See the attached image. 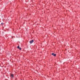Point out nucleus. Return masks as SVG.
Listing matches in <instances>:
<instances>
[{"label": "nucleus", "instance_id": "1", "mask_svg": "<svg viewBox=\"0 0 80 80\" xmlns=\"http://www.w3.org/2000/svg\"><path fill=\"white\" fill-rule=\"evenodd\" d=\"M33 40H32L30 41V43L31 44L32 43H33Z\"/></svg>", "mask_w": 80, "mask_h": 80}, {"label": "nucleus", "instance_id": "2", "mask_svg": "<svg viewBox=\"0 0 80 80\" xmlns=\"http://www.w3.org/2000/svg\"><path fill=\"white\" fill-rule=\"evenodd\" d=\"M52 55H53V56H54V57H55V56H56V54H54L53 53H52Z\"/></svg>", "mask_w": 80, "mask_h": 80}, {"label": "nucleus", "instance_id": "3", "mask_svg": "<svg viewBox=\"0 0 80 80\" xmlns=\"http://www.w3.org/2000/svg\"><path fill=\"white\" fill-rule=\"evenodd\" d=\"M11 77H12L13 78V74H12L11 75Z\"/></svg>", "mask_w": 80, "mask_h": 80}, {"label": "nucleus", "instance_id": "4", "mask_svg": "<svg viewBox=\"0 0 80 80\" xmlns=\"http://www.w3.org/2000/svg\"><path fill=\"white\" fill-rule=\"evenodd\" d=\"M17 48H20V47H19V46H18Z\"/></svg>", "mask_w": 80, "mask_h": 80}, {"label": "nucleus", "instance_id": "5", "mask_svg": "<svg viewBox=\"0 0 80 80\" xmlns=\"http://www.w3.org/2000/svg\"><path fill=\"white\" fill-rule=\"evenodd\" d=\"M19 48V50H21V48Z\"/></svg>", "mask_w": 80, "mask_h": 80}, {"label": "nucleus", "instance_id": "6", "mask_svg": "<svg viewBox=\"0 0 80 80\" xmlns=\"http://www.w3.org/2000/svg\"><path fill=\"white\" fill-rule=\"evenodd\" d=\"M1 24H3V23H1Z\"/></svg>", "mask_w": 80, "mask_h": 80}]
</instances>
